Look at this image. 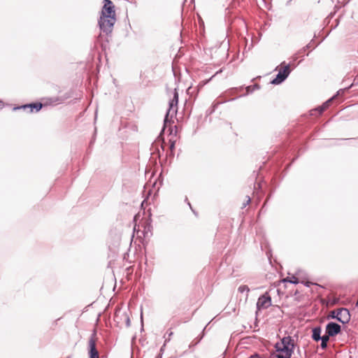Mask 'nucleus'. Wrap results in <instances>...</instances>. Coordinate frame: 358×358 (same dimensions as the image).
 <instances>
[{"label":"nucleus","instance_id":"obj_21","mask_svg":"<svg viewBox=\"0 0 358 358\" xmlns=\"http://www.w3.org/2000/svg\"><path fill=\"white\" fill-rule=\"evenodd\" d=\"M125 316V318H126V326L127 327H129L131 326V320H130V318L127 315V314H125L124 315Z\"/></svg>","mask_w":358,"mask_h":358},{"label":"nucleus","instance_id":"obj_1","mask_svg":"<svg viewBox=\"0 0 358 358\" xmlns=\"http://www.w3.org/2000/svg\"><path fill=\"white\" fill-rule=\"evenodd\" d=\"M103 3L98 25L101 31L108 36L112 33L116 22L115 6L110 0H103Z\"/></svg>","mask_w":358,"mask_h":358},{"label":"nucleus","instance_id":"obj_36","mask_svg":"<svg viewBox=\"0 0 358 358\" xmlns=\"http://www.w3.org/2000/svg\"><path fill=\"white\" fill-rule=\"evenodd\" d=\"M271 194H270V195L267 197L266 202L269 199V198L271 197Z\"/></svg>","mask_w":358,"mask_h":358},{"label":"nucleus","instance_id":"obj_30","mask_svg":"<svg viewBox=\"0 0 358 358\" xmlns=\"http://www.w3.org/2000/svg\"><path fill=\"white\" fill-rule=\"evenodd\" d=\"M187 205L188 206H189L190 209L192 210V212L196 214V212L193 210L192 207V205L189 202H187Z\"/></svg>","mask_w":358,"mask_h":358},{"label":"nucleus","instance_id":"obj_40","mask_svg":"<svg viewBox=\"0 0 358 358\" xmlns=\"http://www.w3.org/2000/svg\"><path fill=\"white\" fill-rule=\"evenodd\" d=\"M356 306H357V307H358V299H357V303H356Z\"/></svg>","mask_w":358,"mask_h":358},{"label":"nucleus","instance_id":"obj_27","mask_svg":"<svg viewBox=\"0 0 358 358\" xmlns=\"http://www.w3.org/2000/svg\"><path fill=\"white\" fill-rule=\"evenodd\" d=\"M201 338H202V337H201L200 339H199V340H198V341H197L194 344L191 343V344L189 345V348H191L192 346L197 345V344L200 342V341H201Z\"/></svg>","mask_w":358,"mask_h":358},{"label":"nucleus","instance_id":"obj_29","mask_svg":"<svg viewBox=\"0 0 358 358\" xmlns=\"http://www.w3.org/2000/svg\"><path fill=\"white\" fill-rule=\"evenodd\" d=\"M298 55H299V54H297V52H296L294 55H293V57H292V59H293V61H296V60L297 59V58H298Z\"/></svg>","mask_w":358,"mask_h":358},{"label":"nucleus","instance_id":"obj_38","mask_svg":"<svg viewBox=\"0 0 358 358\" xmlns=\"http://www.w3.org/2000/svg\"><path fill=\"white\" fill-rule=\"evenodd\" d=\"M338 301V299H336L334 301V303H336Z\"/></svg>","mask_w":358,"mask_h":358},{"label":"nucleus","instance_id":"obj_3","mask_svg":"<svg viewBox=\"0 0 358 358\" xmlns=\"http://www.w3.org/2000/svg\"><path fill=\"white\" fill-rule=\"evenodd\" d=\"M274 347L276 352L292 357L295 347L294 340L290 336H285L280 340V342L276 343Z\"/></svg>","mask_w":358,"mask_h":358},{"label":"nucleus","instance_id":"obj_20","mask_svg":"<svg viewBox=\"0 0 358 358\" xmlns=\"http://www.w3.org/2000/svg\"><path fill=\"white\" fill-rule=\"evenodd\" d=\"M246 198H247V200H246L245 202H244L243 203L242 208H245L251 201V199H250V197L249 196H247Z\"/></svg>","mask_w":358,"mask_h":358},{"label":"nucleus","instance_id":"obj_33","mask_svg":"<svg viewBox=\"0 0 358 358\" xmlns=\"http://www.w3.org/2000/svg\"><path fill=\"white\" fill-rule=\"evenodd\" d=\"M169 134H171L173 133V129L171 127H169Z\"/></svg>","mask_w":358,"mask_h":358},{"label":"nucleus","instance_id":"obj_32","mask_svg":"<svg viewBox=\"0 0 358 358\" xmlns=\"http://www.w3.org/2000/svg\"><path fill=\"white\" fill-rule=\"evenodd\" d=\"M0 103H1L0 108H2L4 106L3 101L0 100Z\"/></svg>","mask_w":358,"mask_h":358},{"label":"nucleus","instance_id":"obj_12","mask_svg":"<svg viewBox=\"0 0 358 358\" xmlns=\"http://www.w3.org/2000/svg\"><path fill=\"white\" fill-rule=\"evenodd\" d=\"M160 149L162 150V152L164 151V143L159 145L157 142H154L152 144L151 150H152V153H155V152L158 153L159 157H160Z\"/></svg>","mask_w":358,"mask_h":358},{"label":"nucleus","instance_id":"obj_23","mask_svg":"<svg viewBox=\"0 0 358 358\" xmlns=\"http://www.w3.org/2000/svg\"><path fill=\"white\" fill-rule=\"evenodd\" d=\"M173 333L172 331L166 332V334L168 335V338H166L165 343H166L167 341H170L171 337L173 335Z\"/></svg>","mask_w":358,"mask_h":358},{"label":"nucleus","instance_id":"obj_2","mask_svg":"<svg viewBox=\"0 0 358 358\" xmlns=\"http://www.w3.org/2000/svg\"><path fill=\"white\" fill-rule=\"evenodd\" d=\"M178 92L177 89L174 90L173 99L169 101V108L166 113L164 119V125L163 127L159 134L158 139L161 140L164 135L166 128L168 126H171V122H173L172 118L174 114L177 113V106L178 103Z\"/></svg>","mask_w":358,"mask_h":358},{"label":"nucleus","instance_id":"obj_19","mask_svg":"<svg viewBox=\"0 0 358 358\" xmlns=\"http://www.w3.org/2000/svg\"><path fill=\"white\" fill-rule=\"evenodd\" d=\"M331 336H329L327 334H326L324 332V334L323 336H322V339H320V341H325L326 343H328L329 341V338H331Z\"/></svg>","mask_w":358,"mask_h":358},{"label":"nucleus","instance_id":"obj_39","mask_svg":"<svg viewBox=\"0 0 358 358\" xmlns=\"http://www.w3.org/2000/svg\"><path fill=\"white\" fill-rule=\"evenodd\" d=\"M156 358H162V356L158 355Z\"/></svg>","mask_w":358,"mask_h":358},{"label":"nucleus","instance_id":"obj_22","mask_svg":"<svg viewBox=\"0 0 358 358\" xmlns=\"http://www.w3.org/2000/svg\"><path fill=\"white\" fill-rule=\"evenodd\" d=\"M327 343L325 341H321L320 347L322 350H326L327 348Z\"/></svg>","mask_w":358,"mask_h":358},{"label":"nucleus","instance_id":"obj_31","mask_svg":"<svg viewBox=\"0 0 358 358\" xmlns=\"http://www.w3.org/2000/svg\"><path fill=\"white\" fill-rule=\"evenodd\" d=\"M159 186H158V187H157V191H158V190H159V187L162 185V180H159Z\"/></svg>","mask_w":358,"mask_h":358},{"label":"nucleus","instance_id":"obj_7","mask_svg":"<svg viewBox=\"0 0 358 358\" xmlns=\"http://www.w3.org/2000/svg\"><path fill=\"white\" fill-rule=\"evenodd\" d=\"M43 106L44 105L41 102L36 101L15 106L13 107V110L15 111L18 110H23L29 113H38L43 108Z\"/></svg>","mask_w":358,"mask_h":358},{"label":"nucleus","instance_id":"obj_15","mask_svg":"<svg viewBox=\"0 0 358 358\" xmlns=\"http://www.w3.org/2000/svg\"><path fill=\"white\" fill-rule=\"evenodd\" d=\"M238 291L241 293H243L244 292H247V295H246V297H248V292H250V288L248 287V285H241L239 286V287L238 288Z\"/></svg>","mask_w":358,"mask_h":358},{"label":"nucleus","instance_id":"obj_17","mask_svg":"<svg viewBox=\"0 0 358 358\" xmlns=\"http://www.w3.org/2000/svg\"><path fill=\"white\" fill-rule=\"evenodd\" d=\"M311 48V42L308 44H307L306 45H305L303 48H302L301 50H299L298 52H297V54H302L306 50H308L309 48Z\"/></svg>","mask_w":358,"mask_h":358},{"label":"nucleus","instance_id":"obj_4","mask_svg":"<svg viewBox=\"0 0 358 358\" xmlns=\"http://www.w3.org/2000/svg\"><path fill=\"white\" fill-rule=\"evenodd\" d=\"M280 66L281 68L278 71V73L276 74L275 77L270 82V83L272 85H280L289 77L292 72L289 64H286L285 62H282Z\"/></svg>","mask_w":358,"mask_h":358},{"label":"nucleus","instance_id":"obj_24","mask_svg":"<svg viewBox=\"0 0 358 358\" xmlns=\"http://www.w3.org/2000/svg\"><path fill=\"white\" fill-rule=\"evenodd\" d=\"M301 283L306 286V287H309L311 285H313L312 282H309V281H302Z\"/></svg>","mask_w":358,"mask_h":358},{"label":"nucleus","instance_id":"obj_34","mask_svg":"<svg viewBox=\"0 0 358 358\" xmlns=\"http://www.w3.org/2000/svg\"><path fill=\"white\" fill-rule=\"evenodd\" d=\"M141 323L143 324V313L142 312L141 313Z\"/></svg>","mask_w":358,"mask_h":358},{"label":"nucleus","instance_id":"obj_18","mask_svg":"<svg viewBox=\"0 0 358 358\" xmlns=\"http://www.w3.org/2000/svg\"><path fill=\"white\" fill-rule=\"evenodd\" d=\"M174 148H175V141H170L169 149H170V155L171 156L174 155V153H173Z\"/></svg>","mask_w":358,"mask_h":358},{"label":"nucleus","instance_id":"obj_37","mask_svg":"<svg viewBox=\"0 0 358 358\" xmlns=\"http://www.w3.org/2000/svg\"><path fill=\"white\" fill-rule=\"evenodd\" d=\"M235 99H236V98H233V99H229V101H234Z\"/></svg>","mask_w":358,"mask_h":358},{"label":"nucleus","instance_id":"obj_11","mask_svg":"<svg viewBox=\"0 0 358 358\" xmlns=\"http://www.w3.org/2000/svg\"><path fill=\"white\" fill-rule=\"evenodd\" d=\"M322 327L320 326H316L312 329L311 338L313 341L318 342L320 339H322Z\"/></svg>","mask_w":358,"mask_h":358},{"label":"nucleus","instance_id":"obj_28","mask_svg":"<svg viewBox=\"0 0 358 358\" xmlns=\"http://www.w3.org/2000/svg\"><path fill=\"white\" fill-rule=\"evenodd\" d=\"M159 180V178L158 179H156V180L153 182V183H152V187H153V188H155L156 185H157V183H158V181H157V180Z\"/></svg>","mask_w":358,"mask_h":358},{"label":"nucleus","instance_id":"obj_6","mask_svg":"<svg viewBox=\"0 0 358 358\" xmlns=\"http://www.w3.org/2000/svg\"><path fill=\"white\" fill-rule=\"evenodd\" d=\"M352 85H353V84H352L349 87H345L344 89L339 90L335 95H334L332 97H331L327 101L324 102L321 106H320L317 107L316 108H315L314 110H313L312 113H311V115H316V114L318 115H322V113L329 107V106L332 103L333 100L337 96H340L341 94H343L344 92L345 91H347L350 87H351Z\"/></svg>","mask_w":358,"mask_h":358},{"label":"nucleus","instance_id":"obj_25","mask_svg":"<svg viewBox=\"0 0 358 358\" xmlns=\"http://www.w3.org/2000/svg\"><path fill=\"white\" fill-rule=\"evenodd\" d=\"M252 87L254 91L256 90H259L260 89V85L259 84H257V83L252 85Z\"/></svg>","mask_w":358,"mask_h":358},{"label":"nucleus","instance_id":"obj_5","mask_svg":"<svg viewBox=\"0 0 358 358\" xmlns=\"http://www.w3.org/2000/svg\"><path fill=\"white\" fill-rule=\"evenodd\" d=\"M329 318L336 320L341 323L345 324H348L351 319L350 310L346 308H340L332 310Z\"/></svg>","mask_w":358,"mask_h":358},{"label":"nucleus","instance_id":"obj_10","mask_svg":"<svg viewBox=\"0 0 358 358\" xmlns=\"http://www.w3.org/2000/svg\"><path fill=\"white\" fill-rule=\"evenodd\" d=\"M341 332V326L335 322H329L325 327V333L334 337Z\"/></svg>","mask_w":358,"mask_h":358},{"label":"nucleus","instance_id":"obj_8","mask_svg":"<svg viewBox=\"0 0 358 358\" xmlns=\"http://www.w3.org/2000/svg\"><path fill=\"white\" fill-rule=\"evenodd\" d=\"M96 331L94 329L89 339L88 355L89 358H99V351L96 346Z\"/></svg>","mask_w":358,"mask_h":358},{"label":"nucleus","instance_id":"obj_26","mask_svg":"<svg viewBox=\"0 0 358 358\" xmlns=\"http://www.w3.org/2000/svg\"><path fill=\"white\" fill-rule=\"evenodd\" d=\"M243 89V87H240L239 88H234L231 90V91L241 92Z\"/></svg>","mask_w":358,"mask_h":358},{"label":"nucleus","instance_id":"obj_35","mask_svg":"<svg viewBox=\"0 0 358 358\" xmlns=\"http://www.w3.org/2000/svg\"><path fill=\"white\" fill-rule=\"evenodd\" d=\"M185 201L187 202V203L189 202L188 199H187V196H185Z\"/></svg>","mask_w":358,"mask_h":358},{"label":"nucleus","instance_id":"obj_9","mask_svg":"<svg viewBox=\"0 0 358 358\" xmlns=\"http://www.w3.org/2000/svg\"><path fill=\"white\" fill-rule=\"evenodd\" d=\"M272 305L271 303V297L268 294V292L264 293L261 295L257 300L256 307L257 311L256 314L257 315V312L262 309H266L270 307Z\"/></svg>","mask_w":358,"mask_h":358},{"label":"nucleus","instance_id":"obj_16","mask_svg":"<svg viewBox=\"0 0 358 358\" xmlns=\"http://www.w3.org/2000/svg\"><path fill=\"white\" fill-rule=\"evenodd\" d=\"M245 91H246V92L245 94L240 95L238 97H242V96H247L250 94H252L254 92V90H253L252 85H249L245 87Z\"/></svg>","mask_w":358,"mask_h":358},{"label":"nucleus","instance_id":"obj_13","mask_svg":"<svg viewBox=\"0 0 358 358\" xmlns=\"http://www.w3.org/2000/svg\"><path fill=\"white\" fill-rule=\"evenodd\" d=\"M283 282H290V283L294 284V285H296V284L299 283V279L296 277L294 276V275L292 276V277H287V278H285L283 280Z\"/></svg>","mask_w":358,"mask_h":358},{"label":"nucleus","instance_id":"obj_14","mask_svg":"<svg viewBox=\"0 0 358 358\" xmlns=\"http://www.w3.org/2000/svg\"><path fill=\"white\" fill-rule=\"evenodd\" d=\"M269 358H291L284 354L280 352H272L270 355Z\"/></svg>","mask_w":358,"mask_h":358}]
</instances>
